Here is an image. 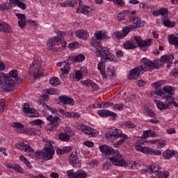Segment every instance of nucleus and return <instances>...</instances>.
Instances as JSON below:
<instances>
[{
    "mask_svg": "<svg viewBox=\"0 0 178 178\" xmlns=\"http://www.w3.org/2000/svg\"><path fill=\"white\" fill-rule=\"evenodd\" d=\"M135 148L136 151H139L140 152H143V154H147L148 151V147H143L140 143L135 144Z\"/></svg>",
    "mask_w": 178,
    "mask_h": 178,
    "instance_id": "f704fd0d",
    "label": "nucleus"
},
{
    "mask_svg": "<svg viewBox=\"0 0 178 178\" xmlns=\"http://www.w3.org/2000/svg\"><path fill=\"white\" fill-rule=\"evenodd\" d=\"M1 88L3 90V91H6V92L12 91V90L15 88V80H13L10 77L6 78L4 79V83Z\"/></svg>",
    "mask_w": 178,
    "mask_h": 178,
    "instance_id": "f8f14e48",
    "label": "nucleus"
},
{
    "mask_svg": "<svg viewBox=\"0 0 178 178\" xmlns=\"http://www.w3.org/2000/svg\"><path fill=\"white\" fill-rule=\"evenodd\" d=\"M49 83L51 86H53L54 87H56V86H59L60 84V81L59 80V78L53 76L50 79Z\"/></svg>",
    "mask_w": 178,
    "mask_h": 178,
    "instance_id": "58836bf2",
    "label": "nucleus"
},
{
    "mask_svg": "<svg viewBox=\"0 0 178 178\" xmlns=\"http://www.w3.org/2000/svg\"><path fill=\"white\" fill-rule=\"evenodd\" d=\"M70 60H72V62H83L86 60V56L84 54H79L75 58H70Z\"/></svg>",
    "mask_w": 178,
    "mask_h": 178,
    "instance_id": "4c0bfd02",
    "label": "nucleus"
},
{
    "mask_svg": "<svg viewBox=\"0 0 178 178\" xmlns=\"http://www.w3.org/2000/svg\"><path fill=\"white\" fill-rule=\"evenodd\" d=\"M49 93L48 91H47V89L44 90L42 94V98L43 99H45V101H48V99L49 98V96H48Z\"/></svg>",
    "mask_w": 178,
    "mask_h": 178,
    "instance_id": "13d9d810",
    "label": "nucleus"
},
{
    "mask_svg": "<svg viewBox=\"0 0 178 178\" xmlns=\"http://www.w3.org/2000/svg\"><path fill=\"white\" fill-rule=\"evenodd\" d=\"M146 154H148L149 155H155L156 156L162 155V152L158 149H153L151 147H147V152Z\"/></svg>",
    "mask_w": 178,
    "mask_h": 178,
    "instance_id": "2f4dec72",
    "label": "nucleus"
},
{
    "mask_svg": "<svg viewBox=\"0 0 178 178\" xmlns=\"http://www.w3.org/2000/svg\"><path fill=\"white\" fill-rule=\"evenodd\" d=\"M9 74H10V79H15L16 78H17V76H18V74H17V70H11L10 72H9Z\"/></svg>",
    "mask_w": 178,
    "mask_h": 178,
    "instance_id": "603ef678",
    "label": "nucleus"
},
{
    "mask_svg": "<svg viewBox=\"0 0 178 178\" xmlns=\"http://www.w3.org/2000/svg\"><path fill=\"white\" fill-rule=\"evenodd\" d=\"M172 95V94H168L165 96V105H167V108H169L170 105H172L175 101V97Z\"/></svg>",
    "mask_w": 178,
    "mask_h": 178,
    "instance_id": "72a5a7b5",
    "label": "nucleus"
},
{
    "mask_svg": "<svg viewBox=\"0 0 178 178\" xmlns=\"http://www.w3.org/2000/svg\"><path fill=\"white\" fill-rule=\"evenodd\" d=\"M99 148L102 154L108 155L109 158L108 159V161L111 162L115 166L126 165V161L124 159H122V155L118 150L113 149L106 145H100Z\"/></svg>",
    "mask_w": 178,
    "mask_h": 178,
    "instance_id": "7ed1b4c3",
    "label": "nucleus"
},
{
    "mask_svg": "<svg viewBox=\"0 0 178 178\" xmlns=\"http://www.w3.org/2000/svg\"><path fill=\"white\" fill-rule=\"evenodd\" d=\"M108 35L103 33L102 31H96L95 35L91 39V44L96 48L95 54L97 58H101V61L97 64L98 70H99L103 79H106L105 74V65L104 63L106 60L109 62H116V56L112 53L109 52V49L107 47H102L101 40H106Z\"/></svg>",
    "mask_w": 178,
    "mask_h": 178,
    "instance_id": "f257e3e1",
    "label": "nucleus"
},
{
    "mask_svg": "<svg viewBox=\"0 0 178 178\" xmlns=\"http://www.w3.org/2000/svg\"><path fill=\"white\" fill-rule=\"evenodd\" d=\"M145 112L147 113V116H148L149 118H155L156 116L155 112L149 109V108L148 107L146 108Z\"/></svg>",
    "mask_w": 178,
    "mask_h": 178,
    "instance_id": "49530a36",
    "label": "nucleus"
},
{
    "mask_svg": "<svg viewBox=\"0 0 178 178\" xmlns=\"http://www.w3.org/2000/svg\"><path fill=\"white\" fill-rule=\"evenodd\" d=\"M135 41L138 47H139V48H140V49L144 52H145V51H147V48H149V47H151V44H152V39L143 40V38L140 36L135 37Z\"/></svg>",
    "mask_w": 178,
    "mask_h": 178,
    "instance_id": "0eeeda50",
    "label": "nucleus"
},
{
    "mask_svg": "<svg viewBox=\"0 0 178 178\" xmlns=\"http://www.w3.org/2000/svg\"><path fill=\"white\" fill-rule=\"evenodd\" d=\"M67 175L69 178H77V172H73V170H69L67 171Z\"/></svg>",
    "mask_w": 178,
    "mask_h": 178,
    "instance_id": "09e8293b",
    "label": "nucleus"
},
{
    "mask_svg": "<svg viewBox=\"0 0 178 178\" xmlns=\"http://www.w3.org/2000/svg\"><path fill=\"white\" fill-rule=\"evenodd\" d=\"M21 132L25 133L26 134H29V136H35L38 134L39 131L34 128H30L27 130H22Z\"/></svg>",
    "mask_w": 178,
    "mask_h": 178,
    "instance_id": "473e14b6",
    "label": "nucleus"
},
{
    "mask_svg": "<svg viewBox=\"0 0 178 178\" xmlns=\"http://www.w3.org/2000/svg\"><path fill=\"white\" fill-rule=\"evenodd\" d=\"M42 120H36L31 122V124H33V126H40V124H42Z\"/></svg>",
    "mask_w": 178,
    "mask_h": 178,
    "instance_id": "4d7b16f0",
    "label": "nucleus"
},
{
    "mask_svg": "<svg viewBox=\"0 0 178 178\" xmlns=\"http://www.w3.org/2000/svg\"><path fill=\"white\" fill-rule=\"evenodd\" d=\"M69 161L74 168H80V166H81L77 155L71 154L69 158Z\"/></svg>",
    "mask_w": 178,
    "mask_h": 178,
    "instance_id": "5701e85b",
    "label": "nucleus"
},
{
    "mask_svg": "<svg viewBox=\"0 0 178 178\" xmlns=\"http://www.w3.org/2000/svg\"><path fill=\"white\" fill-rule=\"evenodd\" d=\"M175 57H173V55H164L161 56V60H159L156 63V61H152L147 58H143L140 60L143 65L134 68L129 72L127 79L129 80H137V79L140 77L141 73L148 72V70H152V69H158L159 63H161V66H162L163 63H167V67H170Z\"/></svg>",
    "mask_w": 178,
    "mask_h": 178,
    "instance_id": "f03ea898",
    "label": "nucleus"
},
{
    "mask_svg": "<svg viewBox=\"0 0 178 178\" xmlns=\"http://www.w3.org/2000/svg\"><path fill=\"white\" fill-rule=\"evenodd\" d=\"M43 141L47 143L44 148L42 151H38L35 152L37 156H41L44 161H49L54 158L55 150L54 149V143L48 139H44Z\"/></svg>",
    "mask_w": 178,
    "mask_h": 178,
    "instance_id": "20e7f679",
    "label": "nucleus"
},
{
    "mask_svg": "<svg viewBox=\"0 0 178 178\" xmlns=\"http://www.w3.org/2000/svg\"><path fill=\"white\" fill-rule=\"evenodd\" d=\"M83 144L86 146V147H89V148H91L92 147H94V143H92V141L90 140H86L83 143Z\"/></svg>",
    "mask_w": 178,
    "mask_h": 178,
    "instance_id": "bf43d9fd",
    "label": "nucleus"
},
{
    "mask_svg": "<svg viewBox=\"0 0 178 178\" xmlns=\"http://www.w3.org/2000/svg\"><path fill=\"white\" fill-rule=\"evenodd\" d=\"M123 47L124 49H136L137 46H136V43L134 41L127 40L123 44Z\"/></svg>",
    "mask_w": 178,
    "mask_h": 178,
    "instance_id": "a878e982",
    "label": "nucleus"
},
{
    "mask_svg": "<svg viewBox=\"0 0 178 178\" xmlns=\"http://www.w3.org/2000/svg\"><path fill=\"white\" fill-rule=\"evenodd\" d=\"M119 138H120V140L117 143L114 144V147H115V148H118V145H122V143H124L126 140H127L128 137L127 135L120 132Z\"/></svg>",
    "mask_w": 178,
    "mask_h": 178,
    "instance_id": "cd10ccee",
    "label": "nucleus"
},
{
    "mask_svg": "<svg viewBox=\"0 0 178 178\" xmlns=\"http://www.w3.org/2000/svg\"><path fill=\"white\" fill-rule=\"evenodd\" d=\"M97 113L101 116V118H108L111 116L112 120H115L116 118H118V114L109 110H99Z\"/></svg>",
    "mask_w": 178,
    "mask_h": 178,
    "instance_id": "dca6fc26",
    "label": "nucleus"
},
{
    "mask_svg": "<svg viewBox=\"0 0 178 178\" xmlns=\"http://www.w3.org/2000/svg\"><path fill=\"white\" fill-rule=\"evenodd\" d=\"M123 126H125L127 129H136V124H134L131 121L125 122Z\"/></svg>",
    "mask_w": 178,
    "mask_h": 178,
    "instance_id": "de8ad7c7",
    "label": "nucleus"
},
{
    "mask_svg": "<svg viewBox=\"0 0 178 178\" xmlns=\"http://www.w3.org/2000/svg\"><path fill=\"white\" fill-rule=\"evenodd\" d=\"M9 5L11 8H13V6H18V8H20L22 10H25L26 8H27L26 3L20 1V0H10Z\"/></svg>",
    "mask_w": 178,
    "mask_h": 178,
    "instance_id": "4be33fe9",
    "label": "nucleus"
},
{
    "mask_svg": "<svg viewBox=\"0 0 178 178\" xmlns=\"http://www.w3.org/2000/svg\"><path fill=\"white\" fill-rule=\"evenodd\" d=\"M58 138H60L61 141H69V140H70V136L61 133L58 135Z\"/></svg>",
    "mask_w": 178,
    "mask_h": 178,
    "instance_id": "79ce46f5",
    "label": "nucleus"
},
{
    "mask_svg": "<svg viewBox=\"0 0 178 178\" xmlns=\"http://www.w3.org/2000/svg\"><path fill=\"white\" fill-rule=\"evenodd\" d=\"M77 13H83V15H86L88 16L90 15V7L87 6H81L80 8L76 9Z\"/></svg>",
    "mask_w": 178,
    "mask_h": 178,
    "instance_id": "bb28decb",
    "label": "nucleus"
},
{
    "mask_svg": "<svg viewBox=\"0 0 178 178\" xmlns=\"http://www.w3.org/2000/svg\"><path fill=\"white\" fill-rule=\"evenodd\" d=\"M130 23H132L131 25L128 26L127 27L131 31L132 30H136V29H140V27H143L145 22L144 21L141 22V19L138 17H134L129 20Z\"/></svg>",
    "mask_w": 178,
    "mask_h": 178,
    "instance_id": "1a4fd4ad",
    "label": "nucleus"
},
{
    "mask_svg": "<svg viewBox=\"0 0 178 178\" xmlns=\"http://www.w3.org/2000/svg\"><path fill=\"white\" fill-rule=\"evenodd\" d=\"M22 111L25 112V113L31 114L29 115V118H38L39 116L38 112H37L35 109L30 108L29 103L24 104V106L22 107Z\"/></svg>",
    "mask_w": 178,
    "mask_h": 178,
    "instance_id": "ddd939ff",
    "label": "nucleus"
},
{
    "mask_svg": "<svg viewBox=\"0 0 178 178\" xmlns=\"http://www.w3.org/2000/svg\"><path fill=\"white\" fill-rule=\"evenodd\" d=\"M14 80L16 81V83H17V84H22V83H23V79L20 77L17 76V78H15Z\"/></svg>",
    "mask_w": 178,
    "mask_h": 178,
    "instance_id": "69168bd1",
    "label": "nucleus"
},
{
    "mask_svg": "<svg viewBox=\"0 0 178 178\" xmlns=\"http://www.w3.org/2000/svg\"><path fill=\"white\" fill-rule=\"evenodd\" d=\"M168 41L170 44L175 45L176 48H178V37L175 36V35H170L168 37Z\"/></svg>",
    "mask_w": 178,
    "mask_h": 178,
    "instance_id": "7c9ffc66",
    "label": "nucleus"
},
{
    "mask_svg": "<svg viewBox=\"0 0 178 178\" xmlns=\"http://www.w3.org/2000/svg\"><path fill=\"white\" fill-rule=\"evenodd\" d=\"M129 32L130 30L129 29L128 26H124L122 28V31H115L113 33V35L116 40H123V38L126 37Z\"/></svg>",
    "mask_w": 178,
    "mask_h": 178,
    "instance_id": "f3484780",
    "label": "nucleus"
},
{
    "mask_svg": "<svg viewBox=\"0 0 178 178\" xmlns=\"http://www.w3.org/2000/svg\"><path fill=\"white\" fill-rule=\"evenodd\" d=\"M156 144L157 145V148H163V147L166 145L164 140H156Z\"/></svg>",
    "mask_w": 178,
    "mask_h": 178,
    "instance_id": "5fc2aeb1",
    "label": "nucleus"
},
{
    "mask_svg": "<svg viewBox=\"0 0 178 178\" xmlns=\"http://www.w3.org/2000/svg\"><path fill=\"white\" fill-rule=\"evenodd\" d=\"M12 127L16 129H23V127H24V125H23V124L20 122H13L12 124Z\"/></svg>",
    "mask_w": 178,
    "mask_h": 178,
    "instance_id": "6e6d98bb",
    "label": "nucleus"
},
{
    "mask_svg": "<svg viewBox=\"0 0 178 178\" xmlns=\"http://www.w3.org/2000/svg\"><path fill=\"white\" fill-rule=\"evenodd\" d=\"M175 155V152H171L170 149H167L165 152L163 153V158L165 159H170L171 157Z\"/></svg>",
    "mask_w": 178,
    "mask_h": 178,
    "instance_id": "e433bc0d",
    "label": "nucleus"
},
{
    "mask_svg": "<svg viewBox=\"0 0 178 178\" xmlns=\"http://www.w3.org/2000/svg\"><path fill=\"white\" fill-rule=\"evenodd\" d=\"M70 57H69L67 60V63L66 62H60L57 63V66L58 67H61V66H63L60 70L61 72V74L60 75V79L63 80L66 79V74H69V72H70Z\"/></svg>",
    "mask_w": 178,
    "mask_h": 178,
    "instance_id": "6e6552de",
    "label": "nucleus"
},
{
    "mask_svg": "<svg viewBox=\"0 0 178 178\" xmlns=\"http://www.w3.org/2000/svg\"><path fill=\"white\" fill-rule=\"evenodd\" d=\"M175 87L166 86L163 87L162 89L156 90V91L153 92V94H156V95H159V97H162L164 94H172L173 95L175 93Z\"/></svg>",
    "mask_w": 178,
    "mask_h": 178,
    "instance_id": "9b49d317",
    "label": "nucleus"
},
{
    "mask_svg": "<svg viewBox=\"0 0 178 178\" xmlns=\"http://www.w3.org/2000/svg\"><path fill=\"white\" fill-rule=\"evenodd\" d=\"M80 83L82 86H85V87H91L92 91H98V90H99L98 84L95 83V82L92 80L81 81Z\"/></svg>",
    "mask_w": 178,
    "mask_h": 178,
    "instance_id": "6ab92c4d",
    "label": "nucleus"
},
{
    "mask_svg": "<svg viewBox=\"0 0 178 178\" xmlns=\"http://www.w3.org/2000/svg\"><path fill=\"white\" fill-rule=\"evenodd\" d=\"M60 102L63 104V108H66V105H70V106H73L74 105V99L66 96L60 95L58 98Z\"/></svg>",
    "mask_w": 178,
    "mask_h": 178,
    "instance_id": "2eb2a0df",
    "label": "nucleus"
},
{
    "mask_svg": "<svg viewBox=\"0 0 178 178\" xmlns=\"http://www.w3.org/2000/svg\"><path fill=\"white\" fill-rule=\"evenodd\" d=\"M42 65V60L38 57L30 66L29 73L33 76L34 79H39L42 76V71H41V66Z\"/></svg>",
    "mask_w": 178,
    "mask_h": 178,
    "instance_id": "39448f33",
    "label": "nucleus"
},
{
    "mask_svg": "<svg viewBox=\"0 0 178 178\" xmlns=\"http://www.w3.org/2000/svg\"><path fill=\"white\" fill-rule=\"evenodd\" d=\"M154 169H155V165H147V169H143L141 170V173H147V172H151V173H152Z\"/></svg>",
    "mask_w": 178,
    "mask_h": 178,
    "instance_id": "37998d69",
    "label": "nucleus"
},
{
    "mask_svg": "<svg viewBox=\"0 0 178 178\" xmlns=\"http://www.w3.org/2000/svg\"><path fill=\"white\" fill-rule=\"evenodd\" d=\"M47 120L50 122L47 125L49 130H55L60 123V118L59 117L49 115L47 117Z\"/></svg>",
    "mask_w": 178,
    "mask_h": 178,
    "instance_id": "9d476101",
    "label": "nucleus"
},
{
    "mask_svg": "<svg viewBox=\"0 0 178 178\" xmlns=\"http://www.w3.org/2000/svg\"><path fill=\"white\" fill-rule=\"evenodd\" d=\"M154 102H155L157 108H159L160 109V111H163V109H168V106H167L166 104H165L159 100H156V99H154Z\"/></svg>",
    "mask_w": 178,
    "mask_h": 178,
    "instance_id": "c9c22d12",
    "label": "nucleus"
},
{
    "mask_svg": "<svg viewBox=\"0 0 178 178\" xmlns=\"http://www.w3.org/2000/svg\"><path fill=\"white\" fill-rule=\"evenodd\" d=\"M120 136V131L118 129H109L106 134V137L108 140H118Z\"/></svg>",
    "mask_w": 178,
    "mask_h": 178,
    "instance_id": "4468645a",
    "label": "nucleus"
},
{
    "mask_svg": "<svg viewBox=\"0 0 178 178\" xmlns=\"http://www.w3.org/2000/svg\"><path fill=\"white\" fill-rule=\"evenodd\" d=\"M106 76L104 79H108V76L110 77H113L115 76V69L113 67H107L106 72H105Z\"/></svg>",
    "mask_w": 178,
    "mask_h": 178,
    "instance_id": "ea45409f",
    "label": "nucleus"
},
{
    "mask_svg": "<svg viewBox=\"0 0 178 178\" xmlns=\"http://www.w3.org/2000/svg\"><path fill=\"white\" fill-rule=\"evenodd\" d=\"M87 177V172L84 170H79L76 172V178H86Z\"/></svg>",
    "mask_w": 178,
    "mask_h": 178,
    "instance_id": "a18cd8bd",
    "label": "nucleus"
},
{
    "mask_svg": "<svg viewBox=\"0 0 178 178\" xmlns=\"http://www.w3.org/2000/svg\"><path fill=\"white\" fill-rule=\"evenodd\" d=\"M156 173H157V176L159 178H168V177H169V172H168V171L161 172L159 170H156Z\"/></svg>",
    "mask_w": 178,
    "mask_h": 178,
    "instance_id": "a19ab883",
    "label": "nucleus"
},
{
    "mask_svg": "<svg viewBox=\"0 0 178 178\" xmlns=\"http://www.w3.org/2000/svg\"><path fill=\"white\" fill-rule=\"evenodd\" d=\"M145 84H147V82H145L143 80L138 81V86L139 87H144V86H145Z\"/></svg>",
    "mask_w": 178,
    "mask_h": 178,
    "instance_id": "0e129e2a",
    "label": "nucleus"
},
{
    "mask_svg": "<svg viewBox=\"0 0 178 178\" xmlns=\"http://www.w3.org/2000/svg\"><path fill=\"white\" fill-rule=\"evenodd\" d=\"M47 108L48 111H50V112H51V113H55L56 115H58V110H56V108H51L49 106H47Z\"/></svg>",
    "mask_w": 178,
    "mask_h": 178,
    "instance_id": "052dcab7",
    "label": "nucleus"
},
{
    "mask_svg": "<svg viewBox=\"0 0 178 178\" xmlns=\"http://www.w3.org/2000/svg\"><path fill=\"white\" fill-rule=\"evenodd\" d=\"M125 14H122V13H119L118 14V20H124L126 16L124 15Z\"/></svg>",
    "mask_w": 178,
    "mask_h": 178,
    "instance_id": "338daca9",
    "label": "nucleus"
},
{
    "mask_svg": "<svg viewBox=\"0 0 178 178\" xmlns=\"http://www.w3.org/2000/svg\"><path fill=\"white\" fill-rule=\"evenodd\" d=\"M165 81H159L158 82H155L152 83V87L155 88L156 90H158L161 86H163L165 84Z\"/></svg>",
    "mask_w": 178,
    "mask_h": 178,
    "instance_id": "c03bdc74",
    "label": "nucleus"
},
{
    "mask_svg": "<svg viewBox=\"0 0 178 178\" xmlns=\"http://www.w3.org/2000/svg\"><path fill=\"white\" fill-rule=\"evenodd\" d=\"M65 34L66 33L65 32L58 31L57 33V36L51 38L47 41L48 50L55 52V51H56L55 47L60 45V44H62V35H65Z\"/></svg>",
    "mask_w": 178,
    "mask_h": 178,
    "instance_id": "423d86ee",
    "label": "nucleus"
},
{
    "mask_svg": "<svg viewBox=\"0 0 178 178\" xmlns=\"http://www.w3.org/2000/svg\"><path fill=\"white\" fill-rule=\"evenodd\" d=\"M13 169L15 172H17V173H23V169L19 165H17V164L14 165L13 167Z\"/></svg>",
    "mask_w": 178,
    "mask_h": 178,
    "instance_id": "3c124183",
    "label": "nucleus"
},
{
    "mask_svg": "<svg viewBox=\"0 0 178 178\" xmlns=\"http://www.w3.org/2000/svg\"><path fill=\"white\" fill-rule=\"evenodd\" d=\"M0 31L2 33H13V30L8 23L0 22Z\"/></svg>",
    "mask_w": 178,
    "mask_h": 178,
    "instance_id": "b1692460",
    "label": "nucleus"
},
{
    "mask_svg": "<svg viewBox=\"0 0 178 178\" xmlns=\"http://www.w3.org/2000/svg\"><path fill=\"white\" fill-rule=\"evenodd\" d=\"M75 35L78 37V38L87 40V38H88V32H87V31H78L76 32Z\"/></svg>",
    "mask_w": 178,
    "mask_h": 178,
    "instance_id": "c85d7f7f",
    "label": "nucleus"
},
{
    "mask_svg": "<svg viewBox=\"0 0 178 178\" xmlns=\"http://www.w3.org/2000/svg\"><path fill=\"white\" fill-rule=\"evenodd\" d=\"M168 8L159 9V15L162 16V17H163V16H168Z\"/></svg>",
    "mask_w": 178,
    "mask_h": 178,
    "instance_id": "8fccbe9b",
    "label": "nucleus"
},
{
    "mask_svg": "<svg viewBox=\"0 0 178 178\" xmlns=\"http://www.w3.org/2000/svg\"><path fill=\"white\" fill-rule=\"evenodd\" d=\"M83 74H84V67H81L80 71L76 72L75 77H73L74 81H79L83 79Z\"/></svg>",
    "mask_w": 178,
    "mask_h": 178,
    "instance_id": "c756f323",
    "label": "nucleus"
},
{
    "mask_svg": "<svg viewBox=\"0 0 178 178\" xmlns=\"http://www.w3.org/2000/svg\"><path fill=\"white\" fill-rule=\"evenodd\" d=\"M77 129L81 130L85 133V134H88V136H92V137H95V133H94V129L90 127H86V125H78Z\"/></svg>",
    "mask_w": 178,
    "mask_h": 178,
    "instance_id": "aec40b11",
    "label": "nucleus"
},
{
    "mask_svg": "<svg viewBox=\"0 0 178 178\" xmlns=\"http://www.w3.org/2000/svg\"><path fill=\"white\" fill-rule=\"evenodd\" d=\"M5 110V103H3V100H0V113H2Z\"/></svg>",
    "mask_w": 178,
    "mask_h": 178,
    "instance_id": "680f3d73",
    "label": "nucleus"
},
{
    "mask_svg": "<svg viewBox=\"0 0 178 178\" xmlns=\"http://www.w3.org/2000/svg\"><path fill=\"white\" fill-rule=\"evenodd\" d=\"M50 177H52V178H59V174H58V172H52L50 175Z\"/></svg>",
    "mask_w": 178,
    "mask_h": 178,
    "instance_id": "774afa93",
    "label": "nucleus"
},
{
    "mask_svg": "<svg viewBox=\"0 0 178 178\" xmlns=\"http://www.w3.org/2000/svg\"><path fill=\"white\" fill-rule=\"evenodd\" d=\"M113 3H115V5H117L118 6L121 7H123L125 5L124 1L123 0H113Z\"/></svg>",
    "mask_w": 178,
    "mask_h": 178,
    "instance_id": "864d4df0",
    "label": "nucleus"
},
{
    "mask_svg": "<svg viewBox=\"0 0 178 178\" xmlns=\"http://www.w3.org/2000/svg\"><path fill=\"white\" fill-rule=\"evenodd\" d=\"M15 147L17 148V149L25 151V152H30V154H33V152H34V149H33V147H31L30 145H26L23 142L15 144Z\"/></svg>",
    "mask_w": 178,
    "mask_h": 178,
    "instance_id": "a211bd4d",
    "label": "nucleus"
},
{
    "mask_svg": "<svg viewBox=\"0 0 178 178\" xmlns=\"http://www.w3.org/2000/svg\"><path fill=\"white\" fill-rule=\"evenodd\" d=\"M167 133L168 134H175V133H176V130L175 128H169L167 129Z\"/></svg>",
    "mask_w": 178,
    "mask_h": 178,
    "instance_id": "e2e57ef3",
    "label": "nucleus"
},
{
    "mask_svg": "<svg viewBox=\"0 0 178 178\" xmlns=\"http://www.w3.org/2000/svg\"><path fill=\"white\" fill-rule=\"evenodd\" d=\"M161 21L165 27H175V25L176 24L175 22H172L169 20V17H168V15L161 17Z\"/></svg>",
    "mask_w": 178,
    "mask_h": 178,
    "instance_id": "393cba45",
    "label": "nucleus"
},
{
    "mask_svg": "<svg viewBox=\"0 0 178 178\" xmlns=\"http://www.w3.org/2000/svg\"><path fill=\"white\" fill-rule=\"evenodd\" d=\"M16 16L19 19L18 25L20 29H24L27 23V20H26V15L24 14L17 13Z\"/></svg>",
    "mask_w": 178,
    "mask_h": 178,
    "instance_id": "412c9836",
    "label": "nucleus"
}]
</instances>
